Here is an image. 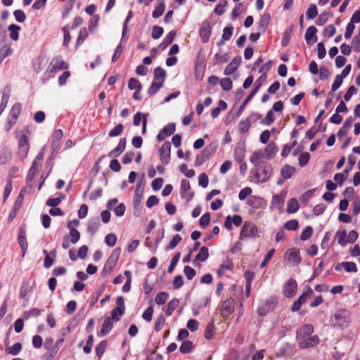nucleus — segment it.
<instances>
[{
    "label": "nucleus",
    "instance_id": "f257e3e1",
    "mask_svg": "<svg viewBox=\"0 0 360 360\" xmlns=\"http://www.w3.org/2000/svg\"><path fill=\"white\" fill-rule=\"evenodd\" d=\"M30 131L28 127H25L18 136V152L17 155L22 160H25L30 150L29 138Z\"/></svg>",
    "mask_w": 360,
    "mask_h": 360
},
{
    "label": "nucleus",
    "instance_id": "f03ea898",
    "mask_svg": "<svg viewBox=\"0 0 360 360\" xmlns=\"http://www.w3.org/2000/svg\"><path fill=\"white\" fill-rule=\"evenodd\" d=\"M333 328L343 329L350 323L349 313L346 309L337 311L330 319Z\"/></svg>",
    "mask_w": 360,
    "mask_h": 360
},
{
    "label": "nucleus",
    "instance_id": "7ed1b4c3",
    "mask_svg": "<svg viewBox=\"0 0 360 360\" xmlns=\"http://www.w3.org/2000/svg\"><path fill=\"white\" fill-rule=\"evenodd\" d=\"M68 65L65 63L61 56L53 58L46 70L49 77H54L55 74L59 71L68 69Z\"/></svg>",
    "mask_w": 360,
    "mask_h": 360
},
{
    "label": "nucleus",
    "instance_id": "20e7f679",
    "mask_svg": "<svg viewBox=\"0 0 360 360\" xmlns=\"http://www.w3.org/2000/svg\"><path fill=\"white\" fill-rule=\"evenodd\" d=\"M302 261L299 249H287L284 255V262L290 266H294Z\"/></svg>",
    "mask_w": 360,
    "mask_h": 360
},
{
    "label": "nucleus",
    "instance_id": "39448f33",
    "mask_svg": "<svg viewBox=\"0 0 360 360\" xmlns=\"http://www.w3.org/2000/svg\"><path fill=\"white\" fill-rule=\"evenodd\" d=\"M257 236V228L256 225L251 222H245L240 231V238L242 239H249L255 238Z\"/></svg>",
    "mask_w": 360,
    "mask_h": 360
},
{
    "label": "nucleus",
    "instance_id": "423d86ee",
    "mask_svg": "<svg viewBox=\"0 0 360 360\" xmlns=\"http://www.w3.org/2000/svg\"><path fill=\"white\" fill-rule=\"evenodd\" d=\"M271 174V166L269 165H266L257 169L255 176L258 182L264 183L270 179Z\"/></svg>",
    "mask_w": 360,
    "mask_h": 360
},
{
    "label": "nucleus",
    "instance_id": "0eeeda50",
    "mask_svg": "<svg viewBox=\"0 0 360 360\" xmlns=\"http://www.w3.org/2000/svg\"><path fill=\"white\" fill-rule=\"evenodd\" d=\"M80 238L79 232L75 228H70L69 234L65 236L63 241V248H67L70 244H75Z\"/></svg>",
    "mask_w": 360,
    "mask_h": 360
},
{
    "label": "nucleus",
    "instance_id": "6e6552de",
    "mask_svg": "<svg viewBox=\"0 0 360 360\" xmlns=\"http://www.w3.org/2000/svg\"><path fill=\"white\" fill-rule=\"evenodd\" d=\"M171 143L165 142L160 148V158L163 165H167L170 161Z\"/></svg>",
    "mask_w": 360,
    "mask_h": 360
},
{
    "label": "nucleus",
    "instance_id": "1a4fd4ad",
    "mask_svg": "<svg viewBox=\"0 0 360 360\" xmlns=\"http://www.w3.org/2000/svg\"><path fill=\"white\" fill-rule=\"evenodd\" d=\"M297 284L295 279L290 278L283 286V295L286 297H292L295 295Z\"/></svg>",
    "mask_w": 360,
    "mask_h": 360
},
{
    "label": "nucleus",
    "instance_id": "9d476101",
    "mask_svg": "<svg viewBox=\"0 0 360 360\" xmlns=\"http://www.w3.org/2000/svg\"><path fill=\"white\" fill-rule=\"evenodd\" d=\"M176 129L174 123H169L163 127L162 130L157 135V141L159 142L163 141L166 137L172 135Z\"/></svg>",
    "mask_w": 360,
    "mask_h": 360
},
{
    "label": "nucleus",
    "instance_id": "9b49d317",
    "mask_svg": "<svg viewBox=\"0 0 360 360\" xmlns=\"http://www.w3.org/2000/svg\"><path fill=\"white\" fill-rule=\"evenodd\" d=\"M190 182L187 179H183L181 182V195L187 202H189L194 194L191 191Z\"/></svg>",
    "mask_w": 360,
    "mask_h": 360
},
{
    "label": "nucleus",
    "instance_id": "f8f14e48",
    "mask_svg": "<svg viewBox=\"0 0 360 360\" xmlns=\"http://www.w3.org/2000/svg\"><path fill=\"white\" fill-rule=\"evenodd\" d=\"M299 346L301 349H307L314 347L319 344V339L317 335L310 336L304 339H299Z\"/></svg>",
    "mask_w": 360,
    "mask_h": 360
},
{
    "label": "nucleus",
    "instance_id": "ddd939ff",
    "mask_svg": "<svg viewBox=\"0 0 360 360\" xmlns=\"http://www.w3.org/2000/svg\"><path fill=\"white\" fill-rule=\"evenodd\" d=\"M44 254L45 255L44 266L46 269L50 268L56 257V251L55 249H52L50 251H48L47 249H44Z\"/></svg>",
    "mask_w": 360,
    "mask_h": 360
},
{
    "label": "nucleus",
    "instance_id": "4468645a",
    "mask_svg": "<svg viewBox=\"0 0 360 360\" xmlns=\"http://www.w3.org/2000/svg\"><path fill=\"white\" fill-rule=\"evenodd\" d=\"M127 145V139L126 138H122L120 139L117 146L115 148L112 150L109 153L108 156L110 158H117L119 155H120L124 150H125Z\"/></svg>",
    "mask_w": 360,
    "mask_h": 360
},
{
    "label": "nucleus",
    "instance_id": "2eb2a0df",
    "mask_svg": "<svg viewBox=\"0 0 360 360\" xmlns=\"http://www.w3.org/2000/svg\"><path fill=\"white\" fill-rule=\"evenodd\" d=\"M120 255V249H115L108 257L105 264V269L112 270L116 265Z\"/></svg>",
    "mask_w": 360,
    "mask_h": 360
},
{
    "label": "nucleus",
    "instance_id": "dca6fc26",
    "mask_svg": "<svg viewBox=\"0 0 360 360\" xmlns=\"http://www.w3.org/2000/svg\"><path fill=\"white\" fill-rule=\"evenodd\" d=\"M245 146L243 142H239L234 149V158L235 160L240 162L243 161L245 157Z\"/></svg>",
    "mask_w": 360,
    "mask_h": 360
},
{
    "label": "nucleus",
    "instance_id": "f3484780",
    "mask_svg": "<svg viewBox=\"0 0 360 360\" xmlns=\"http://www.w3.org/2000/svg\"><path fill=\"white\" fill-rule=\"evenodd\" d=\"M314 331V327L311 324L304 325L297 332V339H304L305 338L310 337Z\"/></svg>",
    "mask_w": 360,
    "mask_h": 360
},
{
    "label": "nucleus",
    "instance_id": "a211bd4d",
    "mask_svg": "<svg viewBox=\"0 0 360 360\" xmlns=\"http://www.w3.org/2000/svg\"><path fill=\"white\" fill-rule=\"evenodd\" d=\"M317 29L314 26H310L307 28L305 33V40L308 44H311L316 41Z\"/></svg>",
    "mask_w": 360,
    "mask_h": 360
},
{
    "label": "nucleus",
    "instance_id": "6ab92c4d",
    "mask_svg": "<svg viewBox=\"0 0 360 360\" xmlns=\"http://www.w3.org/2000/svg\"><path fill=\"white\" fill-rule=\"evenodd\" d=\"M210 304V300L207 297H205L202 300L196 301L193 306V313L195 316L199 314L200 309L205 308Z\"/></svg>",
    "mask_w": 360,
    "mask_h": 360
},
{
    "label": "nucleus",
    "instance_id": "aec40b11",
    "mask_svg": "<svg viewBox=\"0 0 360 360\" xmlns=\"http://www.w3.org/2000/svg\"><path fill=\"white\" fill-rule=\"evenodd\" d=\"M271 19V15L269 13H264L260 18L258 25L257 30L259 32H264L267 29L268 25Z\"/></svg>",
    "mask_w": 360,
    "mask_h": 360
},
{
    "label": "nucleus",
    "instance_id": "412c9836",
    "mask_svg": "<svg viewBox=\"0 0 360 360\" xmlns=\"http://www.w3.org/2000/svg\"><path fill=\"white\" fill-rule=\"evenodd\" d=\"M242 217L240 215L226 216V229H230L232 224L235 226L238 227L242 224Z\"/></svg>",
    "mask_w": 360,
    "mask_h": 360
},
{
    "label": "nucleus",
    "instance_id": "4be33fe9",
    "mask_svg": "<svg viewBox=\"0 0 360 360\" xmlns=\"http://www.w3.org/2000/svg\"><path fill=\"white\" fill-rule=\"evenodd\" d=\"M165 0H158V3L155 7L154 11L152 13V16L153 18H160L164 13L165 10Z\"/></svg>",
    "mask_w": 360,
    "mask_h": 360
},
{
    "label": "nucleus",
    "instance_id": "5701e85b",
    "mask_svg": "<svg viewBox=\"0 0 360 360\" xmlns=\"http://www.w3.org/2000/svg\"><path fill=\"white\" fill-rule=\"evenodd\" d=\"M113 328L112 320L110 317H106L102 324L101 335L104 336L108 334Z\"/></svg>",
    "mask_w": 360,
    "mask_h": 360
},
{
    "label": "nucleus",
    "instance_id": "b1692460",
    "mask_svg": "<svg viewBox=\"0 0 360 360\" xmlns=\"http://www.w3.org/2000/svg\"><path fill=\"white\" fill-rule=\"evenodd\" d=\"M18 241L20 248H27V241L26 238V230L25 226H20L18 235Z\"/></svg>",
    "mask_w": 360,
    "mask_h": 360
},
{
    "label": "nucleus",
    "instance_id": "393cba45",
    "mask_svg": "<svg viewBox=\"0 0 360 360\" xmlns=\"http://www.w3.org/2000/svg\"><path fill=\"white\" fill-rule=\"evenodd\" d=\"M41 167L40 162H37V161H33L30 169L28 171L27 175V181H31L33 180L34 176L38 173L39 167Z\"/></svg>",
    "mask_w": 360,
    "mask_h": 360
},
{
    "label": "nucleus",
    "instance_id": "a878e982",
    "mask_svg": "<svg viewBox=\"0 0 360 360\" xmlns=\"http://www.w3.org/2000/svg\"><path fill=\"white\" fill-rule=\"evenodd\" d=\"M278 152V148L274 143H269L265 148L264 155L268 159L273 158Z\"/></svg>",
    "mask_w": 360,
    "mask_h": 360
},
{
    "label": "nucleus",
    "instance_id": "bb28decb",
    "mask_svg": "<svg viewBox=\"0 0 360 360\" xmlns=\"http://www.w3.org/2000/svg\"><path fill=\"white\" fill-rule=\"evenodd\" d=\"M176 36V32L175 31H171L169 32L165 37L163 41L160 44L159 48L162 50H164L166 49L167 46H168L169 44L172 43V41L174 39V37Z\"/></svg>",
    "mask_w": 360,
    "mask_h": 360
},
{
    "label": "nucleus",
    "instance_id": "cd10ccee",
    "mask_svg": "<svg viewBox=\"0 0 360 360\" xmlns=\"http://www.w3.org/2000/svg\"><path fill=\"white\" fill-rule=\"evenodd\" d=\"M200 35L203 42H207L210 34V27L208 23H202V27L200 29Z\"/></svg>",
    "mask_w": 360,
    "mask_h": 360
},
{
    "label": "nucleus",
    "instance_id": "c85d7f7f",
    "mask_svg": "<svg viewBox=\"0 0 360 360\" xmlns=\"http://www.w3.org/2000/svg\"><path fill=\"white\" fill-rule=\"evenodd\" d=\"M284 198L285 196H283L281 195H275L273 196L272 199V206L277 210H281L283 209V205H284Z\"/></svg>",
    "mask_w": 360,
    "mask_h": 360
},
{
    "label": "nucleus",
    "instance_id": "c756f323",
    "mask_svg": "<svg viewBox=\"0 0 360 360\" xmlns=\"http://www.w3.org/2000/svg\"><path fill=\"white\" fill-rule=\"evenodd\" d=\"M295 171V168L294 167L285 165L281 169V176L285 179H290L294 174Z\"/></svg>",
    "mask_w": 360,
    "mask_h": 360
},
{
    "label": "nucleus",
    "instance_id": "7c9ffc66",
    "mask_svg": "<svg viewBox=\"0 0 360 360\" xmlns=\"http://www.w3.org/2000/svg\"><path fill=\"white\" fill-rule=\"evenodd\" d=\"M13 50L10 44L4 45L0 49V65L3 60L8 56L11 55Z\"/></svg>",
    "mask_w": 360,
    "mask_h": 360
},
{
    "label": "nucleus",
    "instance_id": "2f4dec72",
    "mask_svg": "<svg viewBox=\"0 0 360 360\" xmlns=\"http://www.w3.org/2000/svg\"><path fill=\"white\" fill-rule=\"evenodd\" d=\"M193 342L190 340H184L182 342V343L179 347V351L182 354H188L193 351Z\"/></svg>",
    "mask_w": 360,
    "mask_h": 360
},
{
    "label": "nucleus",
    "instance_id": "473e14b6",
    "mask_svg": "<svg viewBox=\"0 0 360 360\" xmlns=\"http://www.w3.org/2000/svg\"><path fill=\"white\" fill-rule=\"evenodd\" d=\"M216 320L217 319L215 318H213L212 321L211 323H210L207 326V327L205 328V338L207 340H210L214 336V323H215Z\"/></svg>",
    "mask_w": 360,
    "mask_h": 360
},
{
    "label": "nucleus",
    "instance_id": "72a5a7b5",
    "mask_svg": "<svg viewBox=\"0 0 360 360\" xmlns=\"http://www.w3.org/2000/svg\"><path fill=\"white\" fill-rule=\"evenodd\" d=\"M299 207V203L295 198H291L287 203V212L288 213H295Z\"/></svg>",
    "mask_w": 360,
    "mask_h": 360
},
{
    "label": "nucleus",
    "instance_id": "f704fd0d",
    "mask_svg": "<svg viewBox=\"0 0 360 360\" xmlns=\"http://www.w3.org/2000/svg\"><path fill=\"white\" fill-rule=\"evenodd\" d=\"M21 110H22V105H21V103H15L13 105V107H12V108H11V111L9 112L8 116L11 117H13L14 119L18 120V117H19V115H20V114L21 112Z\"/></svg>",
    "mask_w": 360,
    "mask_h": 360
},
{
    "label": "nucleus",
    "instance_id": "c9c22d12",
    "mask_svg": "<svg viewBox=\"0 0 360 360\" xmlns=\"http://www.w3.org/2000/svg\"><path fill=\"white\" fill-rule=\"evenodd\" d=\"M8 30L10 31V37L11 39L14 41H17L19 38V31L20 30V27L12 24L8 26Z\"/></svg>",
    "mask_w": 360,
    "mask_h": 360
},
{
    "label": "nucleus",
    "instance_id": "e433bc0d",
    "mask_svg": "<svg viewBox=\"0 0 360 360\" xmlns=\"http://www.w3.org/2000/svg\"><path fill=\"white\" fill-rule=\"evenodd\" d=\"M179 304V301L178 299H172L169 301V302L167 304V309L165 311V313L167 316H171L173 313V311L177 308V307Z\"/></svg>",
    "mask_w": 360,
    "mask_h": 360
},
{
    "label": "nucleus",
    "instance_id": "4c0bfd02",
    "mask_svg": "<svg viewBox=\"0 0 360 360\" xmlns=\"http://www.w3.org/2000/svg\"><path fill=\"white\" fill-rule=\"evenodd\" d=\"M264 156H265V155H264V152H262L261 150L256 151L251 156L250 162L252 164L257 165L261 162V161L264 158Z\"/></svg>",
    "mask_w": 360,
    "mask_h": 360
},
{
    "label": "nucleus",
    "instance_id": "58836bf2",
    "mask_svg": "<svg viewBox=\"0 0 360 360\" xmlns=\"http://www.w3.org/2000/svg\"><path fill=\"white\" fill-rule=\"evenodd\" d=\"M108 345V342L106 340H103L99 342L96 347V354L100 359L103 354H104L106 347Z\"/></svg>",
    "mask_w": 360,
    "mask_h": 360
},
{
    "label": "nucleus",
    "instance_id": "ea45409f",
    "mask_svg": "<svg viewBox=\"0 0 360 360\" xmlns=\"http://www.w3.org/2000/svg\"><path fill=\"white\" fill-rule=\"evenodd\" d=\"M165 77L166 72L163 68L160 67H157L155 68L153 71V78L155 79L165 80Z\"/></svg>",
    "mask_w": 360,
    "mask_h": 360
},
{
    "label": "nucleus",
    "instance_id": "a19ab883",
    "mask_svg": "<svg viewBox=\"0 0 360 360\" xmlns=\"http://www.w3.org/2000/svg\"><path fill=\"white\" fill-rule=\"evenodd\" d=\"M336 238L338 240V244L341 246H345L348 243L346 231L338 232L336 233Z\"/></svg>",
    "mask_w": 360,
    "mask_h": 360
},
{
    "label": "nucleus",
    "instance_id": "79ce46f5",
    "mask_svg": "<svg viewBox=\"0 0 360 360\" xmlns=\"http://www.w3.org/2000/svg\"><path fill=\"white\" fill-rule=\"evenodd\" d=\"M241 62L240 58H235L229 65L228 67H226V74H229L233 72L235 70L238 68V67L240 65Z\"/></svg>",
    "mask_w": 360,
    "mask_h": 360
},
{
    "label": "nucleus",
    "instance_id": "37998d69",
    "mask_svg": "<svg viewBox=\"0 0 360 360\" xmlns=\"http://www.w3.org/2000/svg\"><path fill=\"white\" fill-rule=\"evenodd\" d=\"M41 314V310L37 308H32L29 311H26L23 313V318L29 319L31 317H37Z\"/></svg>",
    "mask_w": 360,
    "mask_h": 360
},
{
    "label": "nucleus",
    "instance_id": "c03bdc74",
    "mask_svg": "<svg viewBox=\"0 0 360 360\" xmlns=\"http://www.w3.org/2000/svg\"><path fill=\"white\" fill-rule=\"evenodd\" d=\"M169 297V295L166 292H160L157 294V295L155 297V302L160 305L163 304L166 302L167 300Z\"/></svg>",
    "mask_w": 360,
    "mask_h": 360
},
{
    "label": "nucleus",
    "instance_id": "a18cd8bd",
    "mask_svg": "<svg viewBox=\"0 0 360 360\" xmlns=\"http://www.w3.org/2000/svg\"><path fill=\"white\" fill-rule=\"evenodd\" d=\"M128 87L131 90L135 89V90L141 91L142 89V85L137 79L131 78L129 80Z\"/></svg>",
    "mask_w": 360,
    "mask_h": 360
},
{
    "label": "nucleus",
    "instance_id": "49530a36",
    "mask_svg": "<svg viewBox=\"0 0 360 360\" xmlns=\"http://www.w3.org/2000/svg\"><path fill=\"white\" fill-rule=\"evenodd\" d=\"M317 15L318 11L316 6L315 4H311L306 12L307 19H314Z\"/></svg>",
    "mask_w": 360,
    "mask_h": 360
},
{
    "label": "nucleus",
    "instance_id": "de8ad7c7",
    "mask_svg": "<svg viewBox=\"0 0 360 360\" xmlns=\"http://www.w3.org/2000/svg\"><path fill=\"white\" fill-rule=\"evenodd\" d=\"M22 349V344L17 342L6 349V352L13 356L18 355Z\"/></svg>",
    "mask_w": 360,
    "mask_h": 360
},
{
    "label": "nucleus",
    "instance_id": "09e8293b",
    "mask_svg": "<svg viewBox=\"0 0 360 360\" xmlns=\"http://www.w3.org/2000/svg\"><path fill=\"white\" fill-rule=\"evenodd\" d=\"M124 129V126L122 124H117L108 134L109 136L115 137L120 135Z\"/></svg>",
    "mask_w": 360,
    "mask_h": 360
},
{
    "label": "nucleus",
    "instance_id": "8fccbe9b",
    "mask_svg": "<svg viewBox=\"0 0 360 360\" xmlns=\"http://www.w3.org/2000/svg\"><path fill=\"white\" fill-rule=\"evenodd\" d=\"M179 169L188 178H192L195 176V171L192 169H188L186 164H182L179 166Z\"/></svg>",
    "mask_w": 360,
    "mask_h": 360
},
{
    "label": "nucleus",
    "instance_id": "3c124183",
    "mask_svg": "<svg viewBox=\"0 0 360 360\" xmlns=\"http://www.w3.org/2000/svg\"><path fill=\"white\" fill-rule=\"evenodd\" d=\"M88 36V32L86 27H83L79 30V35L77 39L76 46H79L83 43Z\"/></svg>",
    "mask_w": 360,
    "mask_h": 360
},
{
    "label": "nucleus",
    "instance_id": "603ef678",
    "mask_svg": "<svg viewBox=\"0 0 360 360\" xmlns=\"http://www.w3.org/2000/svg\"><path fill=\"white\" fill-rule=\"evenodd\" d=\"M163 32L164 30L162 27L158 25L153 26L151 33L153 39H158L162 35Z\"/></svg>",
    "mask_w": 360,
    "mask_h": 360
},
{
    "label": "nucleus",
    "instance_id": "864d4df0",
    "mask_svg": "<svg viewBox=\"0 0 360 360\" xmlns=\"http://www.w3.org/2000/svg\"><path fill=\"white\" fill-rule=\"evenodd\" d=\"M124 314V311H122L119 308H114L110 314V316H109L111 320L115 321H118L120 319V317Z\"/></svg>",
    "mask_w": 360,
    "mask_h": 360
},
{
    "label": "nucleus",
    "instance_id": "5fc2aeb1",
    "mask_svg": "<svg viewBox=\"0 0 360 360\" xmlns=\"http://www.w3.org/2000/svg\"><path fill=\"white\" fill-rule=\"evenodd\" d=\"M180 256H181V253L180 252H176L174 256L172 257V261L170 262V264L168 267V273H172L173 272L176 265L177 264L179 260V258H180Z\"/></svg>",
    "mask_w": 360,
    "mask_h": 360
},
{
    "label": "nucleus",
    "instance_id": "6e6d98bb",
    "mask_svg": "<svg viewBox=\"0 0 360 360\" xmlns=\"http://www.w3.org/2000/svg\"><path fill=\"white\" fill-rule=\"evenodd\" d=\"M165 323V319L164 316L160 315L155 321V330L156 331H160L163 328Z\"/></svg>",
    "mask_w": 360,
    "mask_h": 360
},
{
    "label": "nucleus",
    "instance_id": "4d7b16f0",
    "mask_svg": "<svg viewBox=\"0 0 360 360\" xmlns=\"http://www.w3.org/2000/svg\"><path fill=\"white\" fill-rule=\"evenodd\" d=\"M221 110H225V101L221 100L219 101V106L212 109L211 116L212 118H216Z\"/></svg>",
    "mask_w": 360,
    "mask_h": 360
},
{
    "label": "nucleus",
    "instance_id": "13d9d810",
    "mask_svg": "<svg viewBox=\"0 0 360 360\" xmlns=\"http://www.w3.org/2000/svg\"><path fill=\"white\" fill-rule=\"evenodd\" d=\"M309 158H310V155L309 153L305 152V153H301L299 157V159H298L299 165L301 167H304V166L307 165V163L309 162Z\"/></svg>",
    "mask_w": 360,
    "mask_h": 360
},
{
    "label": "nucleus",
    "instance_id": "bf43d9fd",
    "mask_svg": "<svg viewBox=\"0 0 360 360\" xmlns=\"http://www.w3.org/2000/svg\"><path fill=\"white\" fill-rule=\"evenodd\" d=\"M117 237L114 233H109L105 238V242L108 246L112 247L116 244Z\"/></svg>",
    "mask_w": 360,
    "mask_h": 360
},
{
    "label": "nucleus",
    "instance_id": "052dcab7",
    "mask_svg": "<svg viewBox=\"0 0 360 360\" xmlns=\"http://www.w3.org/2000/svg\"><path fill=\"white\" fill-rule=\"evenodd\" d=\"M13 15L18 22H23L26 19V15L22 10H15L13 12Z\"/></svg>",
    "mask_w": 360,
    "mask_h": 360
},
{
    "label": "nucleus",
    "instance_id": "680f3d73",
    "mask_svg": "<svg viewBox=\"0 0 360 360\" xmlns=\"http://www.w3.org/2000/svg\"><path fill=\"white\" fill-rule=\"evenodd\" d=\"M162 84H161V83H160H160H158V84H156V83H155V82H152L151 85H150V86L148 89L147 92H148V94L149 95H151V96H152V95H155V94L158 91V90H159L160 88H162Z\"/></svg>",
    "mask_w": 360,
    "mask_h": 360
},
{
    "label": "nucleus",
    "instance_id": "e2e57ef3",
    "mask_svg": "<svg viewBox=\"0 0 360 360\" xmlns=\"http://www.w3.org/2000/svg\"><path fill=\"white\" fill-rule=\"evenodd\" d=\"M184 272L188 280L193 279L196 274L195 270L189 266H185Z\"/></svg>",
    "mask_w": 360,
    "mask_h": 360
},
{
    "label": "nucleus",
    "instance_id": "0e129e2a",
    "mask_svg": "<svg viewBox=\"0 0 360 360\" xmlns=\"http://www.w3.org/2000/svg\"><path fill=\"white\" fill-rule=\"evenodd\" d=\"M209 179L205 173H202L198 176V184L202 188H206L208 186Z\"/></svg>",
    "mask_w": 360,
    "mask_h": 360
},
{
    "label": "nucleus",
    "instance_id": "69168bd1",
    "mask_svg": "<svg viewBox=\"0 0 360 360\" xmlns=\"http://www.w3.org/2000/svg\"><path fill=\"white\" fill-rule=\"evenodd\" d=\"M153 314V308L152 306H150L143 311L142 317L146 321H150L152 320Z\"/></svg>",
    "mask_w": 360,
    "mask_h": 360
},
{
    "label": "nucleus",
    "instance_id": "338daca9",
    "mask_svg": "<svg viewBox=\"0 0 360 360\" xmlns=\"http://www.w3.org/2000/svg\"><path fill=\"white\" fill-rule=\"evenodd\" d=\"M199 322L195 319H189L187 322L186 327L191 331L194 332L198 329Z\"/></svg>",
    "mask_w": 360,
    "mask_h": 360
},
{
    "label": "nucleus",
    "instance_id": "774afa93",
    "mask_svg": "<svg viewBox=\"0 0 360 360\" xmlns=\"http://www.w3.org/2000/svg\"><path fill=\"white\" fill-rule=\"evenodd\" d=\"M352 44L356 52L360 51V33L358 32V34L353 38Z\"/></svg>",
    "mask_w": 360,
    "mask_h": 360
}]
</instances>
